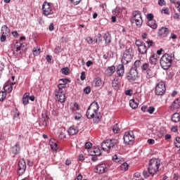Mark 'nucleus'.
Listing matches in <instances>:
<instances>
[{"mask_svg": "<svg viewBox=\"0 0 180 180\" xmlns=\"http://www.w3.org/2000/svg\"><path fill=\"white\" fill-rule=\"evenodd\" d=\"M161 167V160L158 158H152L149 161L148 170L143 172V175L145 178H148L150 175L154 176L158 172Z\"/></svg>", "mask_w": 180, "mask_h": 180, "instance_id": "obj_1", "label": "nucleus"}, {"mask_svg": "<svg viewBox=\"0 0 180 180\" xmlns=\"http://www.w3.org/2000/svg\"><path fill=\"white\" fill-rule=\"evenodd\" d=\"M86 115L87 119H94V123H99L101 117L99 112V104L96 102H93L87 109Z\"/></svg>", "mask_w": 180, "mask_h": 180, "instance_id": "obj_2", "label": "nucleus"}, {"mask_svg": "<svg viewBox=\"0 0 180 180\" xmlns=\"http://www.w3.org/2000/svg\"><path fill=\"white\" fill-rule=\"evenodd\" d=\"M160 67L163 70H168L172 64V54L165 53L160 60Z\"/></svg>", "mask_w": 180, "mask_h": 180, "instance_id": "obj_3", "label": "nucleus"}, {"mask_svg": "<svg viewBox=\"0 0 180 180\" xmlns=\"http://www.w3.org/2000/svg\"><path fill=\"white\" fill-rule=\"evenodd\" d=\"M65 86V84L60 83L58 85V89L55 91L56 101L60 102V103L65 102V94H64V90H63Z\"/></svg>", "mask_w": 180, "mask_h": 180, "instance_id": "obj_4", "label": "nucleus"}, {"mask_svg": "<svg viewBox=\"0 0 180 180\" xmlns=\"http://www.w3.org/2000/svg\"><path fill=\"white\" fill-rule=\"evenodd\" d=\"M130 22L136 25L138 27H141L143 25V17H141V12L139 11H134L132 17L130 18Z\"/></svg>", "mask_w": 180, "mask_h": 180, "instance_id": "obj_5", "label": "nucleus"}, {"mask_svg": "<svg viewBox=\"0 0 180 180\" xmlns=\"http://www.w3.org/2000/svg\"><path fill=\"white\" fill-rule=\"evenodd\" d=\"M133 57H134V52L133 51V49L129 48L124 52L121 61L122 64L127 65V64H129V63L131 62Z\"/></svg>", "mask_w": 180, "mask_h": 180, "instance_id": "obj_6", "label": "nucleus"}, {"mask_svg": "<svg viewBox=\"0 0 180 180\" xmlns=\"http://www.w3.org/2000/svg\"><path fill=\"white\" fill-rule=\"evenodd\" d=\"M118 141L116 139H107L101 143L102 150L104 151H110L113 150Z\"/></svg>", "mask_w": 180, "mask_h": 180, "instance_id": "obj_7", "label": "nucleus"}, {"mask_svg": "<svg viewBox=\"0 0 180 180\" xmlns=\"http://www.w3.org/2000/svg\"><path fill=\"white\" fill-rule=\"evenodd\" d=\"M167 87H165V83L162 81L159 82L156 84L155 89V94L158 96H162L165 95Z\"/></svg>", "mask_w": 180, "mask_h": 180, "instance_id": "obj_8", "label": "nucleus"}, {"mask_svg": "<svg viewBox=\"0 0 180 180\" xmlns=\"http://www.w3.org/2000/svg\"><path fill=\"white\" fill-rule=\"evenodd\" d=\"M42 11L45 16H50V15H54V10H53V7H51L50 3L47 1L44 2L42 6Z\"/></svg>", "mask_w": 180, "mask_h": 180, "instance_id": "obj_9", "label": "nucleus"}, {"mask_svg": "<svg viewBox=\"0 0 180 180\" xmlns=\"http://www.w3.org/2000/svg\"><path fill=\"white\" fill-rule=\"evenodd\" d=\"M136 46H138V51L140 54H147V46L146 43L140 39H137L135 42Z\"/></svg>", "mask_w": 180, "mask_h": 180, "instance_id": "obj_10", "label": "nucleus"}, {"mask_svg": "<svg viewBox=\"0 0 180 180\" xmlns=\"http://www.w3.org/2000/svg\"><path fill=\"white\" fill-rule=\"evenodd\" d=\"M123 139L125 144H133L134 143V134L131 131H127L124 133Z\"/></svg>", "mask_w": 180, "mask_h": 180, "instance_id": "obj_11", "label": "nucleus"}, {"mask_svg": "<svg viewBox=\"0 0 180 180\" xmlns=\"http://www.w3.org/2000/svg\"><path fill=\"white\" fill-rule=\"evenodd\" d=\"M25 171H26V162L24 158H22L18 162V175H23V174H25Z\"/></svg>", "mask_w": 180, "mask_h": 180, "instance_id": "obj_12", "label": "nucleus"}, {"mask_svg": "<svg viewBox=\"0 0 180 180\" xmlns=\"http://www.w3.org/2000/svg\"><path fill=\"white\" fill-rule=\"evenodd\" d=\"M108 172V165H106L105 164L98 165L96 167V172H97V174H105V172Z\"/></svg>", "mask_w": 180, "mask_h": 180, "instance_id": "obj_13", "label": "nucleus"}, {"mask_svg": "<svg viewBox=\"0 0 180 180\" xmlns=\"http://www.w3.org/2000/svg\"><path fill=\"white\" fill-rule=\"evenodd\" d=\"M169 33V29L162 27L161 29L158 30V34L159 37L164 38V37H167Z\"/></svg>", "mask_w": 180, "mask_h": 180, "instance_id": "obj_14", "label": "nucleus"}, {"mask_svg": "<svg viewBox=\"0 0 180 180\" xmlns=\"http://www.w3.org/2000/svg\"><path fill=\"white\" fill-rule=\"evenodd\" d=\"M78 127H76L75 125L71 126L68 129V133L70 136H75L77 133H78Z\"/></svg>", "mask_w": 180, "mask_h": 180, "instance_id": "obj_15", "label": "nucleus"}, {"mask_svg": "<svg viewBox=\"0 0 180 180\" xmlns=\"http://www.w3.org/2000/svg\"><path fill=\"white\" fill-rule=\"evenodd\" d=\"M11 152L15 155L20 153V144L19 142H16L15 145L11 148Z\"/></svg>", "mask_w": 180, "mask_h": 180, "instance_id": "obj_16", "label": "nucleus"}, {"mask_svg": "<svg viewBox=\"0 0 180 180\" xmlns=\"http://www.w3.org/2000/svg\"><path fill=\"white\" fill-rule=\"evenodd\" d=\"M49 146L53 151H57L58 150V144L57 143V141L54 139H50Z\"/></svg>", "mask_w": 180, "mask_h": 180, "instance_id": "obj_17", "label": "nucleus"}, {"mask_svg": "<svg viewBox=\"0 0 180 180\" xmlns=\"http://www.w3.org/2000/svg\"><path fill=\"white\" fill-rule=\"evenodd\" d=\"M180 108V99H176L171 105V110H176L177 109Z\"/></svg>", "mask_w": 180, "mask_h": 180, "instance_id": "obj_18", "label": "nucleus"}, {"mask_svg": "<svg viewBox=\"0 0 180 180\" xmlns=\"http://www.w3.org/2000/svg\"><path fill=\"white\" fill-rule=\"evenodd\" d=\"M112 160L115 161V162H117V164H122V162H124V158H123L121 155H114L112 156Z\"/></svg>", "mask_w": 180, "mask_h": 180, "instance_id": "obj_19", "label": "nucleus"}, {"mask_svg": "<svg viewBox=\"0 0 180 180\" xmlns=\"http://www.w3.org/2000/svg\"><path fill=\"white\" fill-rule=\"evenodd\" d=\"M117 74L118 77H123L124 75V66L123 65H119L117 67Z\"/></svg>", "mask_w": 180, "mask_h": 180, "instance_id": "obj_20", "label": "nucleus"}, {"mask_svg": "<svg viewBox=\"0 0 180 180\" xmlns=\"http://www.w3.org/2000/svg\"><path fill=\"white\" fill-rule=\"evenodd\" d=\"M92 155H95L96 157H99L102 154V150H101V148H99L98 146H94L91 150Z\"/></svg>", "mask_w": 180, "mask_h": 180, "instance_id": "obj_21", "label": "nucleus"}, {"mask_svg": "<svg viewBox=\"0 0 180 180\" xmlns=\"http://www.w3.org/2000/svg\"><path fill=\"white\" fill-rule=\"evenodd\" d=\"M14 50L16 51V53H22V51H23V46H22V44L20 42H16L14 44Z\"/></svg>", "mask_w": 180, "mask_h": 180, "instance_id": "obj_22", "label": "nucleus"}, {"mask_svg": "<svg viewBox=\"0 0 180 180\" xmlns=\"http://www.w3.org/2000/svg\"><path fill=\"white\" fill-rule=\"evenodd\" d=\"M13 90V86H12L8 82L4 84V91L6 94H11Z\"/></svg>", "mask_w": 180, "mask_h": 180, "instance_id": "obj_23", "label": "nucleus"}, {"mask_svg": "<svg viewBox=\"0 0 180 180\" xmlns=\"http://www.w3.org/2000/svg\"><path fill=\"white\" fill-rule=\"evenodd\" d=\"M147 25L149 27H150L151 29H153L154 30H155V29H157V22L153 20H148L147 22Z\"/></svg>", "mask_w": 180, "mask_h": 180, "instance_id": "obj_24", "label": "nucleus"}, {"mask_svg": "<svg viewBox=\"0 0 180 180\" xmlns=\"http://www.w3.org/2000/svg\"><path fill=\"white\" fill-rule=\"evenodd\" d=\"M146 77L147 79H151V78H154L155 77V75L154 74L153 70L150 69L146 72Z\"/></svg>", "mask_w": 180, "mask_h": 180, "instance_id": "obj_25", "label": "nucleus"}, {"mask_svg": "<svg viewBox=\"0 0 180 180\" xmlns=\"http://www.w3.org/2000/svg\"><path fill=\"white\" fill-rule=\"evenodd\" d=\"M103 39L105 41V43H107V44H110L111 41H112V37L110 36V34H109V32H105L104 36H103Z\"/></svg>", "mask_w": 180, "mask_h": 180, "instance_id": "obj_26", "label": "nucleus"}, {"mask_svg": "<svg viewBox=\"0 0 180 180\" xmlns=\"http://www.w3.org/2000/svg\"><path fill=\"white\" fill-rule=\"evenodd\" d=\"M129 106L132 109H137V108H139V103L136 101V100L131 99L129 101Z\"/></svg>", "mask_w": 180, "mask_h": 180, "instance_id": "obj_27", "label": "nucleus"}, {"mask_svg": "<svg viewBox=\"0 0 180 180\" xmlns=\"http://www.w3.org/2000/svg\"><path fill=\"white\" fill-rule=\"evenodd\" d=\"M10 30L9 28L8 27V26L6 25H3L1 27V34H6L8 36V34H9V32H10Z\"/></svg>", "mask_w": 180, "mask_h": 180, "instance_id": "obj_28", "label": "nucleus"}, {"mask_svg": "<svg viewBox=\"0 0 180 180\" xmlns=\"http://www.w3.org/2000/svg\"><path fill=\"white\" fill-rule=\"evenodd\" d=\"M30 96V93H25L22 96V103L26 105L29 103V96Z\"/></svg>", "mask_w": 180, "mask_h": 180, "instance_id": "obj_29", "label": "nucleus"}, {"mask_svg": "<svg viewBox=\"0 0 180 180\" xmlns=\"http://www.w3.org/2000/svg\"><path fill=\"white\" fill-rule=\"evenodd\" d=\"M116 71V68L115 66H111L107 69V75L108 77H112L113 73Z\"/></svg>", "mask_w": 180, "mask_h": 180, "instance_id": "obj_30", "label": "nucleus"}, {"mask_svg": "<svg viewBox=\"0 0 180 180\" xmlns=\"http://www.w3.org/2000/svg\"><path fill=\"white\" fill-rule=\"evenodd\" d=\"M127 78L129 81H136L137 77L136 75V72H134L132 71H131L127 76Z\"/></svg>", "mask_w": 180, "mask_h": 180, "instance_id": "obj_31", "label": "nucleus"}, {"mask_svg": "<svg viewBox=\"0 0 180 180\" xmlns=\"http://www.w3.org/2000/svg\"><path fill=\"white\" fill-rule=\"evenodd\" d=\"M179 120H180L179 113L175 112L172 117V121L174 122V123H178Z\"/></svg>", "mask_w": 180, "mask_h": 180, "instance_id": "obj_32", "label": "nucleus"}, {"mask_svg": "<svg viewBox=\"0 0 180 180\" xmlns=\"http://www.w3.org/2000/svg\"><path fill=\"white\" fill-rule=\"evenodd\" d=\"M141 69L142 72H144V71H146V72L148 71V70H150V64H148V63H144L141 66Z\"/></svg>", "mask_w": 180, "mask_h": 180, "instance_id": "obj_33", "label": "nucleus"}, {"mask_svg": "<svg viewBox=\"0 0 180 180\" xmlns=\"http://www.w3.org/2000/svg\"><path fill=\"white\" fill-rule=\"evenodd\" d=\"M149 63L151 65H155V64H157V58L154 56H150L149 58Z\"/></svg>", "mask_w": 180, "mask_h": 180, "instance_id": "obj_34", "label": "nucleus"}, {"mask_svg": "<svg viewBox=\"0 0 180 180\" xmlns=\"http://www.w3.org/2000/svg\"><path fill=\"white\" fill-rule=\"evenodd\" d=\"M120 169L124 172L127 171L129 169V164L127 162L122 163L120 166Z\"/></svg>", "mask_w": 180, "mask_h": 180, "instance_id": "obj_35", "label": "nucleus"}, {"mask_svg": "<svg viewBox=\"0 0 180 180\" xmlns=\"http://www.w3.org/2000/svg\"><path fill=\"white\" fill-rule=\"evenodd\" d=\"M6 99V91H0V101L4 102Z\"/></svg>", "mask_w": 180, "mask_h": 180, "instance_id": "obj_36", "label": "nucleus"}, {"mask_svg": "<svg viewBox=\"0 0 180 180\" xmlns=\"http://www.w3.org/2000/svg\"><path fill=\"white\" fill-rule=\"evenodd\" d=\"M96 86H102V79L99 77H97L94 80Z\"/></svg>", "mask_w": 180, "mask_h": 180, "instance_id": "obj_37", "label": "nucleus"}, {"mask_svg": "<svg viewBox=\"0 0 180 180\" xmlns=\"http://www.w3.org/2000/svg\"><path fill=\"white\" fill-rule=\"evenodd\" d=\"M174 144L175 147H176L177 148H180V138L179 137L176 136L175 138Z\"/></svg>", "mask_w": 180, "mask_h": 180, "instance_id": "obj_38", "label": "nucleus"}, {"mask_svg": "<svg viewBox=\"0 0 180 180\" xmlns=\"http://www.w3.org/2000/svg\"><path fill=\"white\" fill-rule=\"evenodd\" d=\"M33 54L36 56H39V54H40V47H34Z\"/></svg>", "mask_w": 180, "mask_h": 180, "instance_id": "obj_39", "label": "nucleus"}, {"mask_svg": "<svg viewBox=\"0 0 180 180\" xmlns=\"http://www.w3.org/2000/svg\"><path fill=\"white\" fill-rule=\"evenodd\" d=\"M61 72L64 75H68L70 74V69L68 68H63Z\"/></svg>", "mask_w": 180, "mask_h": 180, "instance_id": "obj_40", "label": "nucleus"}, {"mask_svg": "<svg viewBox=\"0 0 180 180\" xmlns=\"http://www.w3.org/2000/svg\"><path fill=\"white\" fill-rule=\"evenodd\" d=\"M49 118L47 115H45V117L43 116V117H42L43 126H47V122H49Z\"/></svg>", "mask_w": 180, "mask_h": 180, "instance_id": "obj_41", "label": "nucleus"}, {"mask_svg": "<svg viewBox=\"0 0 180 180\" xmlns=\"http://www.w3.org/2000/svg\"><path fill=\"white\" fill-rule=\"evenodd\" d=\"M141 65V60H136L134 63V67H135L136 70L137 68H139Z\"/></svg>", "mask_w": 180, "mask_h": 180, "instance_id": "obj_42", "label": "nucleus"}, {"mask_svg": "<svg viewBox=\"0 0 180 180\" xmlns=\"http://www.w3.org/2000/svg\"><path fill=\"white\" fill-rule=\"evenodd\" d=\"M112 131L113 133H115V134H117V133L120 131V129H119V127H117V124H116L112 127Z\"/></svg>", "mask_w": 180, "mask_h": 180, "instance_id": "obj_43", "label": "nucleus"}, {"mask_svg": "<svg viewBox=\"0 0 180 180\" xmlns=\"http://www.w3.org/2000/svg\"><path fill=\"white\" fill-rule=\"evenodd\" d=\"M161 12L165 13V15H169V9L168 8L163 7Z\"/></svg>", "mask_w": 180, "mask_h": 180, "instance_id": "obj_44", "label": "nucleus"}, {"mask_svg": "<svg viewBox=\"0 0 180 180\" xmlns=\"http://www.w3.org/2000/svg\"><path fill=\"white\" fill-rule=\"evenodd\" d=\"M67 138V136H65V133L63 131L60 132L59 134V139H60V140H64Z\"/></svg>", "mask_w": 180, "mask_h": 180, "instance_id": "obj_45", "label": "nucleus"}, {"mask_svg": "<svg viewBox=\"0 0 180 180\" xmlns=\"http://www.w3.org/2000/svg\"><path fill=\"white\" fill-rule=\"evenodd\" d=\"M155 110V108L154 107H149L147 110V112L150 113V115H153L154 111Z\"/></svg>", "mask_w": 180, "mask_h": 180, "instance_id": "obj_46", "label": "nucleus"}, {"mask_svg": "<svg viewBox=\"0 0 180 180\" xmlns=\"http://www.w3.org/2000/svg\"><path fill=\"white\" fill-rule=\"evenodd\" d=\"M84 92L86 94V95H88L91 94V87L90 86H86V88L84 89Z\"/></svg>", "mask_w": 180, "mask_h": 180, "instance_id": "obj_47", "label": "nucleus"}, {"mask_svg": "<svg viewBox=\"0 0 180 180\" xmlns=\"http://www.w3.org/2000/svg\"><path fill=\"white\" fill-rule=\"evenodd\" d=\"M81 117H82V115H81V113L79 112H76L75 114V120H79V119H81Z\"/></svg>", "mask_w": 180, "mask_h": 180, "instance_id": "obj_48", "label": "nucleus"}, {"mask_svg": "<svg viewBox=\"0 0 180 180\" xmlns=\"http://www.w3.org/2000/svg\"><path fill=\"white\" fill-rule=\"evenodd\" d=\"M125 95H127V96H131V95H133V90L131 89L126 90Z\"/></svg>", "mask_w": 180, "mask_h": 180, "instance_id": "obj_49", "label": "nucleus"}, {"mask_svg": "<svg viewBox=\"0 0 180 180\" xmlns=\"http://www.w3.org/2000/svg\"><path fill=\"white\" fill-rule=\"evenodd\" d=\"M146 43L148 44V49H150L151 47H153V44H154V42L153 41V40H148L146 41Z\"/></svg>", "mask_w": 180, "mask_h": 180, "instance_id": "obj_50", "label": "nucleus"}, {"mask_svg": "<svg viewBox=\"0 0 180 180\" xmlns=\"http://www.w3.org/2000/svg\"><path fill=\"white\" fill-rule=\"evenodd\" d=\"M148 20H154V15L149 13L147 15Z\"/></svg>", "mask_w": 180, "mask_h": 180, "instance_id": "obj_51", "label": "nucleus"}, {"mask_svg": "<svg viewBox=\"0 0 180 180\" xmlns=\"http://www.w3.org/2000/svg\"><path fill=\"white\" fill-rule=\"evenodd\" d=\"M81 1H82V0H70L71 3H72L73 5H79V4L81 3Z\"/></svg>", "mask_w": 180, "mask_h": 180, "instance_id": "obj_52", "label": "nucleus"}, {"mask_svg": "<svg viewBox=\"0 0 180 180\" xmlns=\"http://www.w3.org/2000/svg\"><path fill=\"white\" fill-rule=\"evenodd\" d=\"M6 36H8V35L1 34V36L0 37V41H1V42L5 41L6 40Z\"/></svg>", "mask_w": 180, "mask_h": 180, "instance_id": "obj_53", "label": "nucleus"}, {"mask_svg": "<svg viewBox=\"0 0 180 180\" xmlns=\"http://www.w3.org/2000/svg\"><path fill=\"white\" fill-rule=\"evenodd\" d=\"M86 40L89 44H92V43H94V40L91 37H88Z\"/></svg>", "mask_w": 180, "mask_h": 180, "instance_id": "obj_54", "label": "nucleus"}, {"mask_svg": "<svg viewBox=\"0 0 180 180\" xmlns=\"http://www.w3.org/2000/svg\"><path fill=\"white\" fill-rule=\"evenodd\" d=\"M55 53L58 54V53H61V46H56L55 48Z\"/></svg>", "mask_w": 180, "mask_h": 180, "instance_id": "obj_55", "label": "nucleus"}, {"mask_svg": "<svg viewBox=\"0 0 180 180\" xmlns=\"http://www.w3.org/2000/svg\"><path fill=\"white\" fill-rule=\"evenodd\" d=\"M117 85H118V83H117V81H116L115 79H114L112 82V88H117Z\"/></svg>", "mask_w": 180, "mask_h": 180, "instance_id": "obj_56", "label": "nucleus"}, {"mask_svg": "<svg viewBox=\"0 0 180 180\" xmlns=\"http://www.w3.org/2000/svg\"><path fill=\"white\" fill-rule=\"evenodd\" d=\"M59 81H60L61 82H63V83H61V84H65V85L66 84L68 83V82H69L70 80H69L68 79H60Z\"/></svg>", "mask_w": 180, "mask_h": 180, "instance_id": "obj_57", "label": "nucleus"}, {"mask_svg": "<svg viewBox=\"0 0 180 180\" xmlns=\"http://www.w3.org/2000/svg\"><path fill=\"white\" fill-rule=\"evenodd\" d=\"M165 0H159L158 1V5H160V6H164V5H165Z\"/></svg>", "mask_w": 180, "mask_h": 180, "instance_id": "obj_58", "label": "nucleus"}, {"mask_svg": "<svg viewBox=\"0 0 180 180\" xmlns=\"http://www.w3.org/2000/svg\"><path fill=\"white\" fill-rule=\"evenodd\" d=\"M92 147V143L91 142H87L85 144V148L89 149Z\"/></svg>", "mask_w": 180, "mask_h": 180, "instance_id": "obj_59", "label": "nucleus"}, {"mask_svg": "<svg viewBox=\"0 0 180 180\" xmlns=\"http://www.w3.org/2000/svg\"><path fill=\"white\" fill-rule=\"evenodd\" d=\"M49 30L50 32H53V30H54V24L53 23H51L49 27Z\"/></svg>", "mask_w": 180, "mask_h": 180, "instance_id": "obj_60", "label": "nucleus"}, {"mask_svg": "<svg viewBox=\"0 0 180 180\" xmlns=\"http://www.w3.org/2000/svg\"><path fill=\"white\" fill-rule=\"evenodd\" d=\"M86 67H91V65H94V62L91 60H89L86 63Z\"/></svg>", "mask_w": 180, "mask_h": 180, "instance_id": "obj_61", "label": "nucleus"}, {"mask_svg": "<svg viewBox=\"0 0 180 180\" xmlns=\"http://www.w3.org/2000/svg\"><path fill=\"white\" fill-rule=\"evenodd\" d=\"M148 144H150V145L155 144V141L154 139H148Z\"/></svg>", "mask_w": 180, "mask_h": 180, "instance_id": "obj_62", "label": "nucleus"}, {"mask_svg": "<svg viewBox=\"0 0 180 180\" xmlns=\"http://www.w3.org/2000/svg\"><path fill=\"white\" fill-rule=\"evenodd\" d=\"M85 78H86V75H85V73L83 72L81 73L80 79H82V81H84Z\"/></svg>", "mask_w": 180, "mask_h": 180, "instance_id": "obj_63", "label": "nucleus"}, {"mask_svg": "<svg viewBox=\"0 0 180 180\" xmlns=\"http://www.w3.org/2000/svg\"><path fill=\"white\" fill-rule=\"evenodd\" d=\"M174 19H179V13H174L173 15Z\"/></svg>", "mask_w": 180, "mask_h": 180, "instance_id": "obj_64", "label": "nucleus"}]
</instances>
